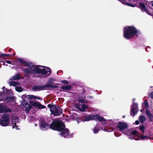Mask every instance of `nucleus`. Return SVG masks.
<instances>
[{"instance_id":"nucleus-1","label":"nucleus","mask_w":153,"mask_h":153,"mask_svg":"<svg viewBox=\"0 0 153 153\" xmlns=\"http://www.w3.org/2000/svg\"><path fill=\"white\" fill-rule=\"evenodd\" d=\"M25 66L28 68H22L25 76H30L32 74H41L44 76L47 77L51 74V69L47 67L40 65H34L32 62H26Z\"/></svg>"},{"instance_id":"nucleus-2","label":"nucleus","mask_w":153,"mask_h":153,"mask_svg":"<svg viewBox=\"0 0 153 153\" xmlns=\"http://www.w3.org/2000/svg\"><path fill=\"white\" fill-rule=\"evenodd\" d=\"M141 32L134 26H128L124 27L123 30V36L126 39H130L133 38L136 35H140Z\"/></svg>"},{"instance_id":"nucleus-3","label":"nucleus","mask_w":153,"mask_h":153,"mask_svg":"<svg viewBox=\"0 0 153 153\" xmlns=\"http://www.w3.org/2000/svg\"><path fill=\"white\" fill-rule=\"evenodd\" d=\"M65 128V125L63 121L58 120H54L50 126V128L57 131H61Z\"/></svg>"},{"instance_id":"nucleus-4","label":"nucleus","mask_w":153,"mask_h":153,"mask_svg":"<svg viewBox=\"0 0 153 153\" xmlns=\"http://www.w3.org/2000/svg\"><path fill=\"white\" fill-rule=\"evenodd\" d=\"M128 136L129 138L130 139H134L137 140H139L140 138L141 140L145 139L147 140L148 138L149 139H153V137L152 138L149 137V136H144L141 135L140 134H139L138 132L136 130H134L131 131L130 134L128 135Z\"/></svg>"},{"instance_id":"nucleus-5","label":"nucleus","mask_w":153,"mask_h":153,"mask_svg":"<svg viewBox=\"0 0 153 153\" xmlns=\"http://www.w3.org/2000/svg\"><path fill=\"white\" fill-rule=\"evenodd\" d=\"M47 106L50 108L51 113L55 116H59L62 113V110L61 107L52 103L48 104Z\"/></svg>"},{"instance_id":"nucleus-6","label":"nucleus","mask_w":153,"mask_h":153,"mask_svg":"<svg viewBox=\"0 0 153 153\" xmlns=\"http://www.w3.org/2000/svg\"><path fill=\"white\" fill-rule=\"evenodd\" d=\"M84 120L86 121H88L91 120H94L96 121H98L99 122H105V120L103 117L100 116L98 114L88 115L85 116L84 117Z\"/></svg>"},{"instance_id":"nucleus-7","label":"nucleus","mask_w":153,"mask_h":153,"mask_svg":"<svg viewBox=\"0 0 153 153\" xmlns=\"http://www.w3.org/2000/svg\"><path fill=\"white\" fill-rule=\"evenodd\" d=\"M10 122L9 116L7 113H4L2 114L0 120V124L3 126H6L9 124Z\"/></svg>"},{"instance_id":"nucleus-8","label":"nucleus","mask_w":153,"mask_h":153,"mask_svg":"<svg viewBox=\"0 0 153 153\" xmlns=\"http://www.w3.org/2000/svg\"><path fill=\"white\" fill-rule=\"evenodd\" d=\"M144 105L146 108L145 111V113L148 117L149 120V121H153V115L151 114L149 111L147 109L149 108V105L147 101H145L144 103Z\"/></svg>"},{"instance_id":"nucleus-9","label":"nucleus","mask_w":153,"mask_h":153,"mask_svg":"<svg viewBox=\"0 0 153 153\" xmlns=\"http://www.w3.org/2000/svg\"><path fill=\"white\" fill-rule=\"evenodd\" d=\"M46 87L53 88V86L52 85H38L35 86L33 87V90L35 91H39L40 90H44L45 89H48Z\"/></svg>"},{"instance_id":"nucleus-10","label":"nucleus","mask_w":153,"mask_h":153,"mask_svg":"<svg viewBox=\"0 0 153 153\" xmlns=\"http://www.w3.org/2000/svg\"><path fill=\"white\" fill-rule=\"evenodd\" d=\"M137 104L136 103L133 102L132 105L131 106L130 115L133 117H134L138 111L137 110Z\"/></svg>"},{"instance_id":"nucleus-11","label":"nucleus","mask_w":153,"mask_h":153,"mask_svg":"<svg viewBox=\"0 0 153 153\" xmlns=\"http://www.w3.org/2000/svg\"><path fill=\"white\" fill-rule=\"evenodd\" d=\"M117 128H118L120 131L122 132L125 129H126L128 127V125L126 123L121 122H119L116 126Z\"/></svg>"},{"instance_id":"nucleus-12","label":"nucleus","mask_w":153,"mask_h":153,"mask_svg":"<svg viewBox=\"0 0 153 153\" xmlns=\"http://www.w3.org/2000/svg\"><path fill=\"white\" fill-rule=\"evenodd\" d=\"M60 131V135L64 137L68 136V138H70L72 137V135L69 134V130L67 128H64L62 130Z\"/></svg>"},{"instance_id":"nucleus-13","label":"nucleus","mask_w":153,"mask_h":153,"mask_svg":"<svg viewBox=\"0 0 153 153\" xmlns=\"http://www.w3.org/2000/svg\"><path fill=\"white\" fill-rule=\"evenodd\" d=\"M13 94L11 90H8L6 88V91H3L2 92L0 91V96H12Z\"/></svg>"},{"instance_id":"nucleus-14","label":"nucleus","mask_w":153,"mask_h":153,"mask_svg":"<svg viewBox=\"0 0 153 153\" xmlns=\"http://www.w3.org/2000/svg\"><path fill=\"white\" fill-rule=\"evenodd\" d=\"M11 111V110L7 106L0 104V113L9 112Z\"/></svg>"},{"instance_id":"nucleus-15","label":"nucleus","mask_w":153,"mask_h":153,"mask_svg":"<svg viewBox=\"0 0 153 153\" xmlns=\"http://www.w3.org/2000/svg\"><path fill=\"white\" fill-rule=\"evenodd\" d=\"M39 127L40 129H43L45 130L50 128V126H49L48 124L45 123V121L43 120L40 122Z\"/></svg>"},{"instance_id":"nucleus-16","label":"nucleus","mask_w":153,"mask_h":153,"mask_svg":"<svg viewBox=\"0 0 153 153\" xmlns=\"http://www.w3.org/2000/svg\"><path fill=\"white\" fill-rule=\"evenodd\" d=\"M54 80L53 79V78H50L49 79L47 82V85H52L53 86V88L51 87H46V88H57L58 87L57 85L58 84H54L53 85H51V84H52L54 82Z\"/></svg>"},{"instance_id":"nucleus-17","label":"nucleus","mask_w":153,"mask_h":153,"mask_svg":"<svg viewBox=\"0 0 153 153\" xmlns=\"http://www.w3.org/2000/svg\"><path fill=\"white\" fill-rule=\"evenodd\" d=\"M23 105L26 108L25 111L27 113L29 112L30 109L32 107L31 105H30L26 100L24 101Z\"/></svg>"},{"instance_id":"nucleus-18","label":"nucleus","mask_w":153,"mask_h":153,"mask_svg":"<svg viewBox=\"0 0 153 153\" xmlns=\"http://www.w3.org/2000/svg\"><path fill=\"white\" fill-rule=\"evenodd\" d=\"M75 106L76 108L79 109L80 111H85V110L88 107V106L86 105L85 104H83L81 106L82 109L79 108L80 106L77 103L75 104Z\"/></svg>"},{"instance_id":"nucleus-19","label":"nucleus","mask_w":153,"mask_h":153,"mask_svg":"<svg viewBox=\"0 0 153 153\" xmlns=\"http://www.w3.org/2000/svg\"><path fill=\"white\" fill-rule=\"evenodd\" d=\"M139 8H140L142 12H144L147 11L146 7L144 3L143 2H140L139 4Z\"/></svg>"},{"instance_id":"nucleus-20","label":"nucleus","mask_w":153,"mask_h":153,"mask_svg":"<svg viewBox=\"0 0 153 153\" xmlns=\"http://www.w3.org/2000/svg\"><path fill=\"white\" fill-rule=\"evenodd\" d=\"M85 96L82 97V96H80L78 99V101L82 103H86L88 101V100L85 99Z\"/></svg>"},{"instance_id":"nucleus-21","label":"nucleus","mask_w":153,"mask_h":153,"mask_svg":"<svg viewBox=\"0 0 153 153\" xmlns=\"http://www.w3.org/2000/svg\"><path fill=\"white\" fill-rule=\"evenodd\" d=\"M22 78L21 77L20 75L19 74H17L11 77L10 79V80H18Z\"/></svg>"},{"instance_id":"nucleus-22","label":"nucleus","mask_w":153,"mask_h":153,"mask_svg":"<svg viewBox=\"0 0 153 153\" xmlns=\"http://www.w3.org/2000/svg\"><path fill=\"white\" fill-rule=\"evenodd\" d=\"M139 120L140 123H143L146 120V118L144 116L141 115L139 117Z\"/></svg>"},{"instance_id":"nucleus-23","label":"nucleus","mask_w":153,"mask_h":153,"mask_svg":"<svg viewBox=\"0 0 153 153\" xmlns=\"http://www.w3.org/2000/svg\"><path fill=\"white\" fill-rule=\"evenodd\" d=\"M72 88V86L71 85H67V86H64L62 85L61 87V88L64 90H69Z\"/></svg>"},{"instance_id":"nucleus-24","label":"nucleus","mask_w":153,"mask_h":153,"mask_svg":"<svg viewBox=\"0 0 153 153\" xmlns=\"http://www.w3.org/2000/svg\"><path fill=\"white\" fill-rule=\"evenodd\" d=\"M6 100L8 101H14L15 100L14 96H9L6 98Z\"/></svg>"},{"instance_id":"nucleus-25","label":"nucleus","mask_w":153,"mask_h":153,"mask_svg":"<svg viewBox=\"0 0 153 153\" xmlns=\"http://www.w3.org/2000/svg\"><path fill=\"white\" fill-rule=\"evenodd\" d=\"M19 83L15 81H10L9 82V84L10 86H16L19 84Z\"/></svg>"},{"instance_id":"nucleus-26","label":"nucleus","mask_w":153,"mask_h":153,"mask_svg":"<svg viewBox=\"0 0 153 153\" xmlns=\"http://www.w3.org/2000/svg\"><path fill=\"white\" fill-rule=\"evenodd\" d=\"M37 107L39 109H41L45 108L46 106L42 105L41 103H39Z\"/></svg>"},{"instance_id":"nucleus-27","label":"nucleus","mask_w":153,"mask_h":153,"mask_svg":"<svg viewBox=\"0 0 153 153\" xmlns=\"http://www.w3.org/2000/svg\"><path fill=\"white\" fill-rule=\"evenodd\" d=\"M30 104L35 107H37L39 103L33 101H30Z\"/></svg>"},{"instance_id":"nucleus-28","label":"nucleus","mask_w":153,"mask_h":153,"mask_svg":"<svg viewBox=\"0 0 153 153\" xmlns=\"http://www.w3.org/2000/svg\"><path fill=\"white\" fill-rule=\"evenodd\" d=\"M16 90L19 92H21L23 91L22 88L20 86H17L15 88Z\"/></svg>"},{"instance_id":"nucleus-29","label":"nucleus","mask_w":153,"mask_h":153,"mask_svg":"<svg viewBox=\"0 0 153 153\" xmlns=\"http://www.w3.org/2000/svg\"><path fill=\"white\" fill-rule=\"evenodd\" d=\"M18 61L19 62L24 65L26 62V61L24 60V59L23 58H19L18 59Z\"/></svg>"},{"instance_id":"nucleus-30","label":"nucleus","mask_w":153,"mask_h":153,"mask_svg":"<svg viewBox=\"0 0 153 153\" xmlns=\"http://www.w3.org/2000/svg\"><path fill=\"white\" fill-rule=\"evenodd\" d=\"M139 129L141 131H142L143 133H144L145 129V127L143 125L140 126L139 127Z\"/></svg>"},{"instance_id":"nucleus-31","label":"nucleus","mask_w":153,"mask_h":153,"mask_svg":"<svg viewBox=\"0 0 153 153\" xmlns=\"http://www.w3.org/2000/svg\"><path fill=\"white\" fill-rule=\"evenodd\" d=\"M12 124H14V125H13L12 126L13 128H14L15 127L16 128V129H17V130L20 129L18 128V126L16 125V123H12Z\"/></svg>"},{"instance_id":"nucleus-32","label":"nucleus","mask_w":153,"mask_h":153,"mask_svg":"<svg viewBox=\"0 0 153 153\" xmlns=\"http://www.w3.org/2000/svg\"><path fill=\"white\" fill-rule=\"evenodd\" d=\"M146 12L147 14H149V15H150L152 16H153V12H150L148 11V10H147L146 11Z\"/></svg>"},{"instance_id":"nucleus-33","label":"nucleus","mask_w":153,"mask_h":153,"mask_svg":"<svg viewBox=\"0 0 153 153\" xmlns=\"http://www.w3.org/2000/svg\"><path fill=\"white\" fill-rule=\"evenodd\" d=\"M1 56H11V55L10 54H1Z\"/></svg>"},{"instance_id":"nucleus-34","label":"nucleus","mask_w":153,"mask_h":153,"mask_svg":"<svg viewBox=\"0 0 153 153\" xmlns=\"http://www.w3.org/2000/svg\"><path fill=\"white\" fill-rule=\"evenodd\" d=\"M61 82L62 83H64V84H68V81L66 80H62L61 81Z\"/></svg>"},{"instance_id":"nucleus-35","label":"nucleus","mask_w":153,"mask_h":153,"mask_svg":"<svg viewBox=\"0 0 153 153\" xmlns=\"http://www.w3.org/2000/svg\"><path fill=\"white\" fill-rule=\"evenodd\" d=\"M5 62L9 64H11V65H13V64L12 63V62H13L10 60H6L5 61Z\"/></svg>"},{"instance_id":"nucleus-36","label":"nucleus","mask_w":153,"mask_h":153,"mask_svg":"<svg viewBox=\"0 0 153 153\" xmlns=\"http://www.w3.org/2000/svg\"><path fill=\"white\" fill-rule=\"evenodd\" d=\"M99 130L98 129H96L95 128H94L93 130V132L95 134H96L97 133L99 132Z\"/></svg>"},{"instance_id":"nucleus-37","label":"nucleus","mask_w":153,"mask_h":153,"mask_svg":"<svg viewBox=\"0 0 153 153\" xmlns=\"http://www.w3.org/2000/svg\"><path fill=\"white\" fill-rule=\"evenodd\" d=\"M114 134L116 137H118L120 136V134L117 132H115Z\"/></svg>"},{"instance_id":"nucleus-38","label":"nucleus","mask_w":153,"mask_h":153,"mask_svg":"<svg viewBox=\"0 0 153 153\" xmlns=\"http://www.w3.org/2000/svg\"><path fill=\"white\" fill-rule=\"evenodd\" d=\"M29 97L28 98L29 99H31L33 98L35 99H37V96H29Z\"/></svg>"},{"instance_id":"nucleus-39","label":"nucleus","mask_w":153,"mask_h":153,"mask_svg":"<svg viewBox=\"0 0 153 153\" xmlns=\"http://www.w3.org/2000/svg\"><path fill=\"white\" fill-rule=\"evenodd\" d=\"M87 89V88H85L84 89L82 90V94H84L85 92V89Z\"/></svg>"},{"instance_id":"nucleus-40","label":"nucleus","mask_w":153,"mask_h":153,"mask_svg":"<svg viewBox=\"0 0 153 153\" xmlns=\"http://www.w3.org/2000/svg\"><path fill=\"white\" fill-rule=\"evenodd\" d=\"M135 123L136 125H137L139 124V122L138 120H136L135 122Z\"/></svg>"},{"instance_id":"nucleus-41","label":"nucleus","mask_w":153,"mask_h":153,"mask_svg":"<svg viewBox=\"0 0 153 153\" xmlns=\"http://www.w3.org/2000/svg\"><path fill=\"white\" fill-rule=\"evenodd\" d=\"M149 95L150 96H153V91L150 93Z\"/></svg>"},{"instance_id":"nucleus-42","label":"nucleus","mask_w":153,"mask_h":153,"mask_svg":"<svg viewBox=\"0 0 153 153\" xmlns=\"http://www.w3.org/2000/svg\"><path fill=\"white\" fill-rule=\"evenodd\" d=\"M2 89L3 91H6V89H5V87H3Z\"/></svg>"},{"instance_id":"nucleus-43","label":"nucleus","mask_w":153,"mask_h":153,"mask_svg":"<svg viewBox=\"0 0 153 153\" xmlns=\"http://www.w3.org/2000/svg\"><path fill=\"white\" fill-rule=\"evenodd\" d=\"M22 96H33V95H26V94H23Z\"/></svg>"},{"instance_id":"nucleus-44","label":"nucleus","mask_w":153,"mask_h":153,"mask_svg":"<svg viewBox=\"0 0 153 153\" xmlns=\"http://www.w3.org/2000/svg\"><path fill=\"white\" fill-rule=\"evenodd\" d=\"M152 6L153 7V1H152Z\"/></svg>"},{"instance_id":"nucleus-45","label":"nucleus","mask_w":153,"mask_h":153,"mask_svg":"<svg viewBox=\"0 0 153 153\" xmlns=\"http://www.w3.org/2000/svg\"><path fill=\"white\" fill-rule=\"evenodd\" d=\"M8 51H9V52H10V51H11V49H9V50H8Z\"/></svg>"},{"instance_id":"nucleus-46","label":"nucleus","mask_w":153,"mask_h":153,"mask_svg":"<svg viewBox=\"0 0 153 153\" xmlns=\"http://www.w3.org/2000/svg\"><path fill=\"white\" fill-rule=\"evenodd\" d=\"M151 98L153 99V96H150Z\"/></svg>"},{"instance_id":"nucleus-47","label":"nucleus","mask_w":153,"mask_h":153,"mask_svg":"<svg viewBox=\"0 0 153 153\" xmlns=\"http://www.w3.org/2000/svg\"><path fill=\"white\" fill-rule=\"evenodd\" d=\"M125 117V116H124V115H123V118H124Z\"/></svg>"},{"instance_id":"nucleus-48","label":"nucleus","mask_w":153,"mask_h":153,"mask_svg":"<svg viewBox=\"0 0 153 153\" xmlns=\"http://www.w3.org/2000/svg\"><path fill=\"white\" fill-rule=\"evenodd\" d=\"M5 64V63H3V65H4Z\"/></svg>"},{"instance_id":"nucleus-49","label":"nucleus","mask_w":153,"mask_h":153,"mask_svg":"<svg viewBox=\"0 0 153 153\" xmlns=\"http://www.w3.org/2000/svg\"><path fill=\"white\" fill-rule=\"evenodd\" d=\"M15 53H13V56H15Z\"/></svg>"},{"instance_id":"nucleus-50","label":"nucleus","mask_w":153,"mask_h":153,"mask_svg":"<svg viewBox=\"0 0 153 153\" xmlns=\"http://www.w3.org/2000/svg\"><path fill=\"white\" fill-rule=\"evenodd\" d=\"M35 126H37V124H35Z\"/></svg>"},{"instance_id":"nucleus-51","label":"nucleus","mask_w":153,"mask_h":153,"mask_svg":"<svg viewBox=\"0 0 153 153\" xmlns=\"http://www.w3.org/2000/svg\"><path fill=\"white\" fill-rule=\"evenodd\" d=\"M134 100H135V99H133V101Z\"/></svg>"},{"instance_id":"nucleus-52","label":"nucleus","mask_w":153,"mask_h":153,"mask_svg":"<svg viewBox=\"0 0 153 153\" xmlns=\"http://www.w3.org/2000/svg\"><path fill=\"white\" fill-rule=\"evenodd\" d=\"M152 87H153L152 86H151L150 87V88H152Z\"/></svg>"},{"instance_id":"nucleus-53","label":"nucleus","mask_w":153,"mask_h":153,"mask_svg":"<svg viewBox=\"0 0 153 153\" xmlns=\"http://www.w3.org/2000/svg\"><path fill=\"white\" fill-rule=\"evenodd\" d=\"M90 98H91V96H90Z\"/></svg>"},{"instance_id":"nucleus-54","label":"nucleus","mask_w":153,"mask_h":153,"mask_svg":"<svg viewBox=\"0 0 153 153\" xmlns=\"http://www.w3.org/2000/svg\"><path fill=\"white\" fill-rule=\"evenodd\" d=\"M142 110H141V112H142Z\"/></svg>"}]
</instances>
